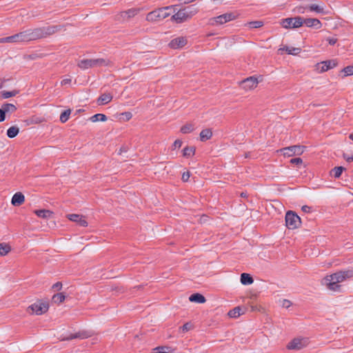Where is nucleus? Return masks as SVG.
I'll return each instance as SVG.
<instances>
[{
    "label": "nucleus",
    "instance_id": "nucleus-45",
    "mask_svg": "<svg viewBox=\"0 0 353 353\" xmlns=\"http://www.w3.org/2000/svg\"><path fill=\"white\" fill-rule=\"evenodd\" d=\"M290 163L292 164L300 165L302 164L303 161L301 158H294L290 160Z\"/></svg>",
    "mask_w": 353,
    "mask_h": 353
},
{
    "label": "nucleus",
    "instance_id": "nucleus-14",
    "mask_svg": "<svg viewBox=\"0 0 353 353\" xmlns=\"http://www.w3.org/2000/svg\"><path fill=\"white\" fill-rule=\"evenodd\" d=\"M68 219L73 222L77 223L80 226L86 227L88 222L85 219V216L77 214H70L67 215Z\"/></svg>",
    "mask_w": 353,
    "mask_h": 353
},
{
    "label": "nucleus",
    "instance_id": "nucleus-55",
    "mask_svg": "<svg viewBox=\"0 0 353 353\" xmlns=\"http://www.w3.org/2000/svg\"><path fill=\"white\" fill-rule=\"evenodd\" d=\"M349 138L353 141V134H350Z\"/></svg>",
    "mask_w": 353,
    "mask_h": 353
},
{
    "label": "nucleus",
    "instance_id": "nucleus-15",
    "mask_svg": "<svg viewBox=\"0 0 353 353\" xmlns=\"http://www.w3.org/2000/svg\"><path fill=\"white\" fill-rule=\"evenodd\" d=\"M91 335H92V333L90 332L82 330V331H79L75 334H71L69 336H68L67 337L63 338L62 340H72V339H87V338L91 336Z\"/></svg>",
    "mask_w": 353,
    "mask_h": 353
},
{
    "label": "nucleus",
    "instance_id": "nucleus-28",
    "mask_svg": "<svg viewBox=\"0 0 353 353\" xmlns=\"http://www.w3.org/2000/svg\"><path fill=\"white\" fill-rule=\"evenodd\" d=\"M281 50H285L288 54L296 55L301 52V48L285 46Z\"/></svg>",
    "mask_w": 353,
    "mask_h": 353
},
{
    "label": "nucleus",
    "instance_id": "nucleus-29",
    "mask_svg": "<svg viewBox=\"0 0 353 353\" xmlns=\"http://www.w3.org/2000/svg\"><path fill=\"white\" fill-rule=\"evenodd\" d=\"M90 119L92 122L105 121H107V117L103 114L99 113L92 116Z\"/></svg>",
    "mask_w": 353,
    "mask_h": 353
},
{
    "label": "nucleus",
    "instance_id": "nucleus-30",
    "mask_svg": "<svg viewBox=\"0 0 353 353\" xmlns=\"http://www.w3.org/2000/svg\"><path fill=\"white\" fill-rule=\"evenodd\" d=\"M344 170L343 167L339 166V167H335L331 170V174L334 178H339Z\"/></svg>",
    "mask_w": 353,
    "mask_h": 353
},
{
    "label": "nucleus",
    "instance_id": "nucleus-44",
    "mask_svg": "<svg viewBox=\"0 0 353 353\" xmlns=\"http://www.w3.org/2000/svg\"><path fill=\"white\" fill-rule=\"evenodd\" d=\"M181 145H182V141L179 139H177L174 142L172 148L173 150H176L177 148H181Z\"/></svg>",
    "mask_w": 353,
    "mask_h": 353
},
{
    "label": "nucleus",
    "instance_id": "nucleus-42",
    "mask_svg": "<svg viewBox=\"0 0 353 353\" xmlns=\"http://www.w3.org/2000/svg\"><path fill=\"white\" fill-rule=\"evenodd\" d=\"M343 71L345 72V76L352 75L353 74V66H347L343 68Z\"/></svg>",
    "mask_w": 353,
    "mask_h": 353
},
{
    "label": "nucleus",
    "instance_id": "nucleus-54",
    "mask_svg": "<svg viewBox=\"0 0 353 353\" xmlns=\"http://www.w3.org/2000/svg\"><path fill=\"white\" fill-rule=\"evenodd\" d=\"M61 287V283H59V282L53 285V288H55L57 290L60 289Z\"/></svg>",
    "mask_w": 353,
    "mask_h": 353
},
{
    "label": "nucleus",
    "instance_id": "nucleus-39",
    "mask_svg": "<svg viewBox=\"0 0 353 353\" xmlns=\"http://www.w3.org/2000/svg\"><path fill=\"white\" fill-rule=\"evenodd\" d=\"M65 300V296L62 293L54 294L52 296V301L54 303H61Z\"/></svg>",
    "mask_w": 353,
    "mask_h": 353
},
{
    "label": "nucleus",
    "instance_id": "nucleus-21",
    "mask_svg": "<svg viewBox=\"0 0 353 353\" xmlns=\"http://www.w3.org/2000/svg\"><path fill=\"white\" fill-rule=\"evenodd\" d=\"M34 213L40 218L50 219L52 217L53 212L48 210H37Z\"/></svg>",
    "mask_w": 353,
    "mask_h": 353
},
{
    "label": "nucleus",
    "instance_id": "nucleus-40",
    "mask_svg": "<svg viewBox=\"0 0 353 353\" xmlns=\"http://www.w3.org/2000/svg\"><path fill=\"white\" fill-rule=\"evenodd\" d=\"M168 8V7H165L158 10V13L159 14V19H165L169 16V13L166 12V10Z\"/></svg>",
    "mask_w": 353,
    "mask_h": 353
},
{
    "label": "nucleus",
    "instance_id": "nucleus-37",
    "mask_svg": "<svg viewBox=\"0 0 353 353\" xmlns=\"http://www.w3.org/2000/svg\"><path fill=\"white\" fill-rule=\"evenodd\" d=\"M71 110L70 109L63 111L60 115V121L61 123H65L70 117Z\"/></svg>",
    "mask_w": 353,
    "mask_h": 353
},
{
    "label": "nucleus",
    "instance_id": "nucleus-51",
    "mask_svg": "<svg viewBox=\"0 0 353 353\" xmlns=\"http://www.w3.org/2000/svg\"><path fill=\"white\" fill-rule=\"evenodd\" d=\"M6 119V114L1 108H0V122H2Z\"/></svg>",
    "mask_w": 353,
    "mask_h": 353
},
{
    "label": "nucleus",
    "instance_id": "nucleus-4",
    "mask_svg": "<svg viewBox=\"0 0 353 353\" xmlns=\"http://www.w3.org/2000/svg\"><path fill=\"white\" fill-rule=\"evenodd\" d=\"M110 61L105 59H82L79 61L78 66L82 70H86L91 68L106 66Z\"/></svg>",
    "mask_w": 353,
    "mask_h": 353
},
{
    "label": "nucleus",
    "instance_id": "nucleus-38",
    "mask_svg": "<svg viewBox=\"0 0 353 353\" xmlns=\"http://www.w3.org/2000/svg\"><path fill=\"white\" fill-rule=\"evenodd\" d=\"M159 19V14L158 13V10L150 12L147 15L148 21L157 20Z\"/></svg>",
    "mask_w": 353,
    "mask_h": 353
},
{
    "label": "nucleus",
    "instance_id": "nucleus-47",
    "mask_svg": "<svg viewBox=\"0 0 353 353\" xmlns=\"http://www.w3.org/2000/svg\"><path fill=\"white\" fill-rule=\"evenodd\" d=\"M326 40L328 41L329 44L332 46L334 45L337 41V39L331 37L327 38Z\"/></svg>",
    "mask_w": 353,
    "mask_h": 353
},
{
    "label": "nucleus",
    "instance_id": "nucleus-22",
    "mask_svg": "<svg viewBox=\"0 0 353 353\" xmlns=\"http://www.w3.org/2000/svg\"><path fill=\"white\" fill-rule=\"evenodd\" d=\"M189 300L191 302H196L199 303H203L206 301L205 298L202 294L199 293H195L190 295Z\"/></svg>",
    "mask_w": 353,
    "mask_h": 353
},
{
    "label": "nucleus",
    "instance_id": "nucleus-1",
    "mask_svg": "<svg viewBox=\"0 0 353 353\" xmlns=\"http://www.w3.org/2000/svg\"><path fill=\"white\" fill-rule=\"evenodd\" d=\"M353 276V270L338 272L326 276L322 281L323 285H325L330 290L339 292L341 290V283L346 279Z\"/></svg>",
    "mask_w": 353,
    "mask_h": 353
},
{
    "label": "nucleus",
    "instance_id": "nucleus-3",
    "mask_svg": "<svg viewBox=\"0 0 353 353\" xmlns=\"http://www.w3.org/2000/svg\"><path fill=\"white\" fill-rule=\"evenodd\" d=\"M197 12L198 9L194 6H190L179 10L172 15V19L176 23H181L191 19Z\"/></svg>",
    "mask_w": 353,
    "mask_h": 353
},
{
    "label": "nucleus",
    "instance_id": "nucleus-50",
    "mask_svg": "<svg viewBox=\"0 0 353 353\" xmlns=\"http://www.w3.org/2000/svg\"><path fill=\"white\" fill-rule=\"evenodd\" d=\"M343 158L349 163L353 161V156H350L348 154H343Z\"/></svg>",
    "mask_w": 353,
    "mask_h": 353
},
{
    "label": "nucleus",
    "instance_id": "nucleus-41",
    "mask_svg": "<svg viewBox=\"0 0 353 353\" xmlns=\"http://www.w3.org/2000/svg\"><path fill=\"white\" fill-rule=\"evenodd\" d=\"M263 22L260 21H251L248 23L250 28H258L263 26Z\"/></svg>",
    "mask_w": 353,
    "mask_h": 353
},
{
    "label": "nucleus",
    "instance_id": "nucleus-19",
    "mask_svg": "<svg viewBox=\"0 0 353 353\" xmlns=\"http://www.w3.org/2000/svg\"><path fill=\"white\" fill-rule=\"evenodd\" d=\"M24 201V195L21 192H17L13 195L11 203L13 205L18 206L21 205Z\"/></svg>",
    "mask_w": 353,
    "mask_h": 353
},
{
    "label": "nucleus",
    "instance_id": "nucleus-31",
    "mask_svg": "<svg viewBox=\"0 0 353 353\" xmlns=\"http://www.w3.org/2000/svg\"><path fill=\"white\" fill-rule=\"evenodd\" d=\"M11 250V248L6 243H0V256L6 255Z\"/></svg>",
    "mask_w": 353,
    "mask_h": 353
},
{
    "label": "nucleus",
    "instance_id": "nucleus-25",
    "mask_svg": "<svg viewBox=\"0 0 353 353\" xmlns=\"http://www.w3.org/2000/svg\"><path fill=\"white\" fill-rule=\"evenodd\" d=\"M254 280L252 277L247 273H242L241 275V283L243 285H251L253 283Z\"/></svg>",
    "mask_w": 353,
    "mask_h": 353
},
{
    "label": "nucleus",
    "instance_id": "nucleus-32",
    "mask_svg": "<svg viewBox=\"0 0 353 353\" xmlns=\"http://www.w3.org/2000/svg\"><path fill=\"white\" fill-rule=\"evenodd\" d=\"M195 148L194 147H186L183 150V155L185 157H190L194 154Z\"/></svg>",
    "mask_w": 353,
    "mask_h": 353
},
{
    "label": "nucleus",
    "instance_id": "nucleus-35",
    "mask_svg": "<svg viewBox=\"0 0 353 353\" xmlns=\"http://www.w3.org/2000/svg\"><path fill=\"white\" fill-rule=\"evenodd\" d=\"M309 9L310 11L316 12L317 13H325L323 7L317 4L310 5Z\"/></svg>",
    "mask_w": 353,
    "mask_h": 353
},
{
    "label": "nucleus",
    "instance_id": "nucleus-18",
    "mask_svg": "<svg viewBox=\"0 0 353 353\" xmlns=\"http://www.w3.org/2000/svg\"><path fill=\"white\" fill-rule=\"evenodd\" d=\"M139 12V9L131 8L128 10L121 12L120 16L123 19H129L135 17Z\"/></svg>",
    "mask_w": 353,
    "mask_h": 353
},
{
    "label": "nucleus",
    "instance_id": "nucleus-46",
    "mask_svg": "<svg viewBox=\"0 0 353 353\" xmlns=\"http://www.w3.org/2000/svg\"><path fill=\"white\" fill-rule=\"evenodd\" d=\"M281 305L283 307L288 308L291 305V302L287 299H283L281 302Z\"/></svg>",
    "mask_w": 353,
    "mask_h": 353
},
{
    "label": "nucleus",
    "instance_id": "nucleus-23",
    "mask_svg": "<svg viewBox=\"0 0 353 353\" xmlns=\"http://www.w3.org/2000/svg\"><path fill=\"white\" fill-rule=\"evenodd\" d=\"M174 351L172 347L170 346H159L153 349V353H172Z\"/></svg>",
    "mask_w": 353,
    "mask_h": 353
},
{
    "label": "nucleus",
    "instance_id": "nucleus-49",
    "mask_svg": "<svg viewBox=\"0 0 353 353\" xmlns=\"http://www.w3.org/2000/svg\"><path fill=\"white\" fill-rule=\"evenodd\" d=\"M190 178V173L188 172H184L182 175V180L183 181H187Z\"/></svg>",
    "mask_w": 353,
    "mask_h": 353
},
{
    "label": "nucleus",
    "instance_id": "nucleus-48",
    "mask_svg": "<svg viewBox=\"0 0 353 353\" xmlns=\"http://www.w3.org/2000/svg\"><path fill=\"white\" fill-rule=\"evenodd\" d=\"M70 82H71L70 78H65L61 81V85H65L70 83Z\"/></svg>",
    "mask_w": 353,
    "mask_h": 353
},
{
    "label": "nucleus",
    "instance_id": "nucleus-5",
    "mask_svg": "<svg viewBox=\"0 0 353 353\" xmlns=\"http://www.w3.org/2000/svg\"><path fill=\"white\" fill-rule=\"evenodd\" d=\"M237 17V14L235 12H227L223 14H221L216 17L210 18L209 20V23L211 26H219L223 25L227 22L233 21L236 19Z\"/></svg>",
    "mask_w": 353,
    "mask_h": 353
},
{
    "label": "nucleus",
    "instance_id": "nucleus-9",
    "mask_svg": "<svg viewBox=\"0 0 353 353\" xmlns=\"http://www.w3.org/2000/svg\"><path fill=\"white\" fill-rule=\"evenodd\" d=\"M305 147L302 145H292L282 148L278 152L282 153L285 157L301 155L304 152Z\"/></svg>",
    "mask_w": 353,
    "mask_h": 353
},
{
    "label": "nucleus",
    "instance_id": "nucleus-12",
    "mask_svg": "<svg viewBox=\"0 0 353 353\" xmlns=\"http://www.w3.org/2000/svg\"><path fill=\"white\" fill-rule=\"evenodd\" d=\"M23 31L12 36L3 37L0 39V43H23Z\"/></svg>",
    "mask_w": 353,
    "mask_h": 353
},
{
    "label": "nucleus",
    "instance_id": "nucleus-36",
    "mask_svg": "<svg viewBox=\"0 0 353 353\" xmlns=\"http://www.w3.org/2000/svg\"><path fill=\"white\" fill-rule=\"evenodd\" d=\"M194 130V125L192 123H187L181 128V132L183 134H188Z\"/></svg>",
    "mask_w": 353,
    "mask_h": 353
},
{
    "label": "nucleus",
    "instance_id": "nucleus-33",
    "mask_svg": "<svg viewBox=\"0 0 353 353\" xmlns=\"http://www.w3.org/2000/svg\"><path fill=\"white\" fill-rule=\"evenodd\" d=\"M241 308L240 307H236L228 312V315L231 318H237L241 314Z\"/></svg>",
    "mask_w": 353,
    "mask_h": 353
},
{
    "label": "nucleus",
    "instance_id": "nucleus-17",
    "mask_svg": "<svg viewBox=\"0 0 353 353\" xmlns=\"http://www.w3.org/2000/svg\"><path fill=\"white\" fill-rule=\"evenodd\" d=\"M187 40L184 37H178L176 39H172L170 43L169 46L172 48H179L184 46L186 44Z\"/></svg>",
    "mask_w": 353,
    "mask_h": 353
},
{
    "label": "nucleus",
    "instance_id": "nucleus-34",
    "mask_svg": "<svg viewBox=\"0 0 353 353\" xmlns=\"http://www.w3.org/2000/svg\"><path fill=\"white\" fill-rule=\"evenodd\" d=\"M19 93L18 90H12V91H2L1 92V97L3 99H8L12 97L16 96Z\"/></svg>",
    "mask_w": 353,
    "mask_h": 353
},
{
    "label": "nucleus",
    "instance_id": "nucleus-27",
    "mask_svg": "<svg viewBox=\"0 0 353 353\" xmlns=\"http://www.w3.org/2000/svg\"><path fill=\"white\" fill-rule=\"evenodd\" d=\"M19 132V128L17 126H11L7 130V136L9 138L15 137Z\"/></svg>",
    "mask_w": 353,
    "mask_h": 353
},
{
    "label": "nucleus",
    "instance_id": "nucleus-10",
    "mask_svg": "<svg viewBox=\"0 0 353 353\" xmlns=\"http://www.w3.org/2000/svg\"><path fill=\"white\" fill-rule=\"evenodd\" d=\"M308 344V339L305 338H297L293 339L292 341H290L287 347L289 350H301L304 347L307 346Z\"/></svg>",
    "mask_w": 353,
    "mask_h": 353
},
{
    "label": "nucleus",
    "instance_id": "nucleus-56",
    "mask_svg": "<svg viewBox=\"0 0 353 353\" xmlns=\"http://www.w3.org/2000/svg\"><path fill=\"white\" fill-rule=\"evenodd\" d=\"M152 353H153V352Z\"/></svg>",
    "mask_w": 353,
    "mask_h": 353
},
{
    "label": "nucleus",
    "instance_id": "nucleus-26",
    "mask_svg": "<svg viewBox=\"0 0 353 353\" xmlns=\"http://www.w3.org/2000/svg\"><path fill=\"white\" fill-rule=\"evenodd\" d=\"M1 109L4 112V114H6L8 112L12 113L16 111L17 108L12 103H5L3 104Z\"/></svg>",
    "mask_w": 353,
    "mask_h": 353
},
{
    "label": "nucleus",
    "instance_id": "nucleus-43",
    "mask_svg": "<svg viewBox=\"0 0 353 353\" xmlns=\"http://www.w3.org/2000/svg\"><path fill=\"white\" fill-rule=\"evenodd\" d=\"M192 327V325L189 323H185L182 327H180L183 332L189 331Z\"/></svg>",
    "mask_w": 353,
    "mask_h": 353
},
{
    "label": "nucleus",
    "instance_id": "nucleus-11",
    "mask_svg": "<svg viewBox=\"0 0 353 353\" xmlns=\"http://www.w3.org/2000/svg\"><path fill=\"white\" fill-rule=\"evenodd\" d=\"M259 81L256 78L250 77L241 82V86L245 90H251L256 88Z\"/></svg>",
    "mask_w": 353,
    "mask_h": 353
},
{
    "label": "nucleus",
    "instance_id": "nucleus-16",
    "mask_svg": "<svg viewBox=\"0 0 353 353\" xmlns=\"http://www.w3.org/2000/svg\"><path fill=\"white\" fill-rule=\"evenodd\" d=\"M303 24L307 27H314L316 29H319L322 26V24L319 19L313 18L303 19Z\"/></svg>",
    "mask_w": 353,
    "mask_h": 353
},
{
    "label": "nucleus",
    "instance_id": "nucleus-24",
    "mask_svg": "<svg viewBox=\"0 0 353 353\" xmlns=\"http://www.w3.org/2000/svg\"><path fill=\"white\" fill-rule=\"evenodd\" d=\"M212 136V132L210 129L203 130L200 133V139L201 141H205L210 139Z\"/></svg>",
    "mask_w": 353,
    "mask_h": 353
},
{
    "label": "nucleus",
    "instance_id": "nucleus-53",
    "mask_svg": "<svg viewBox=\"0 0 353 353\" xmlns=\"http://www.w3.org/2000/svg\"><path fill=\"white\" fill-rule=\"evenodd\" d=\"M123 114L125 115V118L128 120L132 118V113L130 112H125L123 113Z\"/></svg>",
    "mask_w": 353,
    "mask_h": 353
},
{
    "label": "nucleus",
    "instance_id": "nucleus-13",
    "mask_svg": "<svg viewBox=\"0 0 353 353\" xmlns=\"http://www.w3.org/2000/svg\"><path fill=\"white\" fill-rule=\"evenodd\" d=\"M337 65V61L336 59L327 60L322 61L317 64V70L320 72H325L330 69L334 68Z\"/></svg>",
    "mask_w": 353,
    "mask_h": 353
},
{
    "label": "nucleus",
    "instance_id": "nucleus-52",
    "mask_svg": "<svg viewBox=\"0 0 353 353\" xmlns=\"http://www.w3.org/2000/svg\"><path fill=\"white\" fill-rule=\"evenodd\" d=\"M302 210H303L304 212H305V213H308V212H310V210H311V208H310V207H309V206H307V205H303V206L302 207Z\"/></svg>",
    "mask_w": 353,
    "mask_h": 353
},
{
    "label": "nucleus",
    "instance_id": "nucleus-2",
    "mask_svg": "<svg viewBox=\"0 0 353 353\" xmlns=\"http://www.w3.org/2000/svg\"><path fill=\"white\" fill-rule=\"evenodd\" d=\"M54 30L50 27L37 28L34 29H28L23 31L24 42L39 39L51 34Z\"/></svg>",
    "mask_w": 353,
    "mask_h": 353
},
{
    "label": "nucleus",
    "instance_id": "nucleus-20",
    "mask_svg": "<svg viewBox=\"0 0 353 353\" xmlns=\"http://www.w3.org/2000/svg\"><path fill=\"white\" fill-rule=\"evenodd\" d=\"M112 99V95L110 93L102 94L98 99L99 105H105L110 102Z\"/></svg>",
    "mask_w": 353,
    "mask_h": 353
},
{
    "label": "nucleus",
    "instance_id": "nucleus-7",
    "mask_svg": "<svg viewBox=\"0 0 353 353\" xmlns=\"http://www.w3.org/2000/svg\"><path fill=\"white\" fill-rule=\"evenodd\" d=\"M49 305L46 302L38 301L30 305L27 311L30 314H34L36 315H41L46 312L48 310Z\"/></svg>",
    "mask_w": 353,
    "mask_h": 353
},
{
    "label": "nucleus",
    "instance_id": "nucleus-6",
    "mask_svg": "<svg viewBox=\"0 0 353 353\" xmlns=\"http://www.w3.org/2000/svg\"><path fill=\"white\" fill-rule=\"evenodd\" d=\"M301 218L294 212L288 211L285 214V225L290 230L298 228L301 225Z\"/></svg>",
    "mask_w": 353,
    "mask_h": 353
},
{
    "label": "nucleus",
    "instance_id": "nucleus-8",
    "mask_svg": "<svg viewBox=\"0 0 353 353\" xmlns=\"http://www.w3.org/2000/svg\"><path fill=\"white\" fill-rule=\"evenodd\" d=\"M303 19L301 17H296L294 18H286L281 21V25L283 28H296L303 26Z\"/></svg>",
    "mask_w": 353,
    "mask_h": 353
}]
</instances>
